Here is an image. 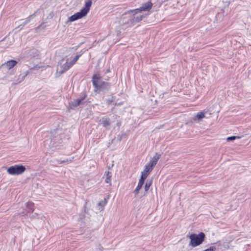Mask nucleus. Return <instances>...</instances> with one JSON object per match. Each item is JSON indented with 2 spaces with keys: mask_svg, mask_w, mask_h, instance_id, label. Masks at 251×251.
Here are the masks:
<instances>
[{
  "mask_svg": "<svg viewBox=\"0 0 251 251\" xmlns=\"http://www.w3.org/2000/svg\"><path fill=\"white\" fill-rule=\"evenodd\" d=\"M92 4V0H88L85 2V6L81 9V10L85 12V14H87L90 10V7Z\"/></svg>",
  "mask_w": 251,
  "mask_h": 251,
  "instance_id": "12",
  "label": "nucleus"
},
{
  "mask_svg": "<svg viewBox=\"0 0 251 251\" xmlns=\"http://www.w3.org/2000/svg\"><path fill=\"white\" fill-rule=\"evenodd\" d=\"M84 53V52L81 50V52L77 54L73 59V60L70 62L71 64L72 65H74V64H75V63L78 60V59H79V58L83 54V53Z\"/></svg>",
  "mask_w": 251,
  "mask_h": 251,
  "instance_id": "22",
  "label": "nucleus"
},
{
  "mask_svg": "<svg viewBox=\"0 0 251 251\" xmlns=\"http://www.w3.org/2000/svg\"><path fill=\"white\" fill-rule=\"evenodd\" d=\"M110 72V70L109 69L107 70L106 71V73H108Z\"/></svg>",
  "mask_w": 251,
  "mask_h": 251,
  "instance_id": "32",
  "label": "nucleus"
},
{
  "mask_svg": "<svg viewBox=\"0 0 251 251\" xmlns=\"http://www.w3.org/2000/svg\"><path fill=\"white\" fill-rule=\"evenodd\" d=\"M240 137L238 136H231L226 138V141L228 142L233 141L237 139H240Z\"/></svg>",
  "mask_w": 251,
  "mask_h": 251,
  "instance_id": "27",
  "label": "nucleus"
},
{
  "mask_svg": "<svg viewBox=\"0 0 251 251\" xmlns=\"http://www.w3.org/2000/svg\"><path fill=\"white\" fill-rule=\"evenodd\" d=\"M108 199V198H107V199L106 198H104L103 201H100L98 203V205L100 206L101 207H104L106 205V204L107 203V200Z\"/></svg>",
  "mask_w": 251,
  "mask_h": 251,
  "instance_id": "26",
  "label": "nucleus"
},
{
  "mask_svg": "<svg viewBox=\"0 0 251 251\" xmlns=\"http://www.w3.org/2000/svg\"><path fill=\"white\" fill-rule=\"evenodd\" d=\"M152 184V180L147 181L145 185V191H148Z\"/></svg>",
  "mask_w": 251,
  "mask_h": 251,
  "instance_id": "25",
  "label": "nucleus"
},
{
  "mask_svg": "<svg viewBox=\"0 0 251 251\" xmlns=\"http://www.w3.org/2000/svg\"><path fill=\"white\" fill-rule=\"evenodd\" d=\"M205 236L203 232H201L199 234H197L195 233H192L189 236V239L190 242L189 243V246L195 247L202 243Z\"/></svg>",
  "mask_w": 251,
  "mask_h": 251,
  "instance_id": "2",
  "label": "nucleus"
},
{
  "mask_svg": "<svg viewBox=\"0 0 251 251\" xmlns=\"http://www.w3.org/2000/svg\"><path fill=\"white\" fill-rule=\"evenodd\" d=\"M160 156V154L156 153L151 159L145 165L144 169L151 172L154 167L156 165Z\"/></svg>",
  "mask_w": 251,
  "mask_h": 251,
  "instance_id": "6",
  "label": "nucleus"
},
{
  "mask_svg": "<svg viewBox=\"0 0 251 251\" xmlns=\"http://www.w3.org/2000/svg\"><path fill=\"white\" fill-rule=\"evenodd\" d=\"M71 161H72V159H69L67 158V159H66L65 160H57V164H61L64 163H69Z\"/></svg>",
  "mask_w": 251,
  "mask_h": 251,
  "instance_id": "28",
  "label": "nucleus"
},
{
  "mask_svg": "<svg viewBox=\"0 0 251 251\" xmlns=\"http://www.w3.org/2000/svg\"><path fill=\"white\" fill-rule=\"evenodd\" d=\"M25 170V167L23 165H15L8 168L7 171L9 174L16 176L23 174Z\"/></svg>",
  "mask_w": 251,
  "mask_h": 251,
  "instance_id": "3",
  "label": "nucleus"
},
{
  "mask_svg": "<svg viewBox=\"0 0 251 251\" xmlns=\"http://www.w3.org/2000/svg\"><path fill=\"white\" fill-rule=\"evenodd\" d=\"M152 6V3L151 1H148L144 3L140 7L142 11L150 10Z\"/></svg>",
  "mask_w": 251,
  "mask_h": 251,
  "instance_id": "13",
  "label": "nucleus"
},
{
  "mask_svg": "<svg viewBox=\"0 0 251 251\" xmlns=\"http://www.w3.org/2000/svg\"><path fill=\"white\" fill-rule=\"evenodd\" d=\"M34 210V203L31 201H28L26 203V209L25 212H23V214L27 215V213H25V212L27 213H32Z\"/></svg>",
  "mask_w": 251,
  "mask_h": 251,
  "instance_id": "9",
  "label": "nucleus"
},
{
  "mask_svg": "<svg viewBox=\"0 0 251 251\" xmlns=\"http://www.w3.org/2000/svg\"><path fill=\"white\" fill-rule=\"evenodd\" d=\"M102 247L100 245L98 246L96 248V250L98 251H102Z\"/></svg>",
  "mask_w": 251,
  "mask_h": 251,
  "instance_id": "30",
  "label": "nucleus"
},
{
  "mask_svg": "<svg viewBox=\"0 0 251 251\" xmlns=\"http://www.w3.org/2000/svg\"><path fill=\"white\" fill-rule=\"evenodd\" d=\"M17 63L18 62L16 60L12 59L7 61L3 64V65L5 66L7 69L10 70L16 66Z\"/></svg>",
  "mask_w": 251,
  "mask_h": 251,
  "instance_id": "11",
  "label": "nucleus"
},
{
  "mask_svg": "<svg viewBox=\"0 0 251 251\" xmlns=\"http://www.w3.org/2000/svg\"><path fill=\"white\" fill-rule=\"evenodd\" d=\"M46 27L45 23H42L40 25L35 28V31L36 32H40L41 30L45 29Z\"/></svg>",
  "mask_w": 251,
  "mask_h": 251,
  "instance_id": "23",
  "label": "nucleus"
},
{
  "mask_svg": "<svg viewBox=\"0 0 251 251\" xmlns=\"http://www.w3.org/2000/svg\"><path fill=\"white\" fill-rule=\"evenodd\" d=\"M92 82L95 92L99 93L103 91H109L110 90L111 84L103 81L99 73L93 75Z\"/></svg>",
  "mask_w": 251,
  "mask_h": 251,
  "instance_id": "1",
  "label": "nucleus"
},
{
  "mask_svg": "<svg viewBox=\"0 0 251 251\" xmlns=\"http://www.w3.org/2000/svg\"><path fill=\"white\" fill-rule=\"evenodd\" d=\"M79 46H77L75 48V50L77 49V48L79 47Z\"/></svg>",
  "mask_w": 251,
  "mask_h": 251,
  "instance_id": "33",
  "label": "nucleus"
},
{
  "mask_svg": "<svg viewBox=\"0 0 251 251\" xmlns=\"http://www.w3.org/2000/svg\"><path fill=\"white\" fill-rule=\"evenodd\" d=\"M205 112H201L197 114L196 117L198 120H201L204 117Z\"/></svg>",
  "mask_w": 251,
  "mask_h": 251,
  "instance_id": "24",
  "label": "nucleus"
},
{
  "mask_svg": "<svg viewBox=\"0 0 251 251\" xmlns=\"http://www.w3.org/2000/svg\"><path fill=\"white\" fill-rule=\"evenodd\" d=\"M114 101V99L113 97H112L110 99H108L106 100V103L108 104H111Z\"/></svg>",
  "mask_w": 251,
  "mask_h": 251,
  "instance_id": "29",
  "label": "nucleus"
},
{
  "mask_svg": "<svg viewBox=\"0 0 251 251\" xmlns=\"http://www.w3.org/2000/svg\"><path fill=\"white\" fill-rule=\"evenodd\" d=\"M87 97L86 92L85 91H83L80 93L79 97L77 99L74 100L72 101L71 106L73 107H76L81 104H84L87 101Z\"/></svg>",
  "mask_w": 251,
  "mask_h": 251,
  "instance_id": "5",
  "label": "nucleus"
},
{
  "mask_svg": "<svg viewBox=\"0 0 251 251\" xmlns=\"http://www.w3.org/2000/svg\"><path fill=\"white\" fill-rule=\"evenodd\" d=\"M64 58H62L58 62V64L57 67V73L62 75L67 71L71 67L73 66L70 62H68V59H66V62L63 63Z\"/></svg>",
  "mask_w": 251,
  "mask_h": 251,
  "instance_id": "4",
  "label": "nucleus"
},
{
  "mask_svg": "<svg viewBox=\"0 0 251 251\" xmlns=\"http://www.w3.org/2000/svg\"><path fill=\"white\" fill-rule=\"evenodd\" d=\"M142 11V10L141 9L140 7L138 8H136L133 10H128L127 12H126L125 14L126 15V14H129L130 15H132V16H135V15L139 13H141Z\"/></svg>",
  "mask_w": 251,
  "mask_h": 251,
  "instance_id": "14",
  "label": "nucleus"
},
{
  "mask_svg": "<svg viewBox=\"0 0 251 251\" xmlns=\"http://www.w3.org/2000/svg\"><path fill=\"white\" fill-rule=\"evenodd\" d=\"M132 19L133 20L134 24H136L140 22L143 18L145 17V16L144 15H140L137 16H131Z\"/></svg>",
  "mask_w": 251,
  "mask_h": 251,
  "instance_id": "20",
  "label": "nucleus"
},
{
  "mask_svg": "<svg viewBox=\"0 0 251 251\" xmlns=\"http://www.w3.org/2000/svg\"><path fill=\"white\" fill-rule=\"evenodd\" d=\"M35 16V13L30 15L28 16L27 18H26L25 21H24L20 25L22 27L25 26L27 23H28Z\"/></svg>",
  "mask_w": 251,
  "mask_h": 251,
  "instance_id": "18",
  "label": "nucleus"
},
{
  "mask_svg": "<svg viewBox=\"0 0 251 251\" xmlns=\"http://www.w3.org/2000/svg\"><path fill=\"white\" fill-rule=\"evenodd\" d=\"M133 25H134V24L133 23V20L132 19L131 17H130V18L125 22L123 23V28H126L128 26H132Z\"/></svg>",
  "mask_w": 251,
  "mask_h": 251,
  "instance_id": "16",
  "label": "nucleus"
},
{
  "mask_svg": "<svg viewBox=\"0 0 251 251\" xmlns=\"http://www.w3.org/2000/svg\"><path fill=\"white\" fill-rule=\"evenodd\" d=\"M87 14H85V12L83 11L81 9L80 11L77 12L71 16L69 17V21L70 22H74L76 20H77L79 19L82 18V17L86 16Z\"/></svg>",
  "mask_w": 251,
  "mask_h": 251,
  "instance_id": "8",
  "label": "nucleus"
},
{
  "mask_svg": "<svg viewBox=\"0 0 251 251\" xmlns=\"http://www.w3.org/2000/svg\"><path fill=\"white\" fill-rule=\"evenodd\" d=\"M150 173L151 172L144 169V170L141 172V176L140 179L145 181Z\"/></svg>",
  "mask_w": 251,
  "mask_h": 251,
  "instance_id": "19",
  "label": "nucleus"
},
{
  "mask_svg": "<svg viewBox=\"0 0 251 251\" xmlns=\"http://www.w3.org/2000/svg\"><path fill=\"white\" fill-rule=\"evenodd\" d=\"M104 176L105 177V182L106 183H109L110 184V185H111V178L112 177L111 173L109 171L105 172Z\"/></svg>",
  "mask_w": 251,
  "mask_h": 251,
  "instance_id": "15",
  "label": "nucleus"
},
{
  "mask_svg": "<svg viewBox=\"0 0 251 251\" xmlns=\"http://www.w3.org/2000/svg\"><path fill=\"white\" fill-rule=\"evenodd\" d=\"M24 57L27 60H30L32 58L37 57L39 55V51L35 49H32L26 50L24 53Z\"/></svg>",
  "mask_w": 251,
  "mask_h": 251,
  "instance_id": "7",
  "label": "nucleus"
},
{
  "mask_svg": "<svg viewBox=\"0 0 251 251\" xmlns=\"http://www.w3.org/2000/svg\"><path fill=\"white\" fill-rule=\"evenodd\" d=\"M144 183H145V181L144 180H142L139 179L138 184L134 191V193L135 195H137L138 194L140 190L142 188V187L143 185V184H144Z\"/></svg>",
  "mask_w": 251,
  "mask_h": 251,
  "instance_id": "17",
  "label": "nucleus"
},
{
  "mask_svg": "<svg viewBox=\"0 0 251 251\" xmlns=\"http://www.w3.org/2000/svg\"><path fill=\"white\" fill-rule=\"evenodd\" d=\"M28 73H29V71H27L26 72H25L23 74H20L19 75V77L17 78V79L16 80V81L12 83V85H16L20 83V82H21L23 80H24V79L27 76V75H28Z\"/></svg>",
  "mask_w": 251,
  "mask_h": 251,
  "instance_id": "10",
  "label": "nucleus"
},
{
  "mask_svg": "<svg viewBox=\"0 0 251 251\" xmlns=\"http://www.w3.org/2000/svg\"><path fill=\"white\" fill-rule=\"evenodd\" d=\"M37 216V213H35L34 214H32V216H30L31 218H34L36 217V216Z\"/></svg>",
  "mask_w": 251,
  "mask_h": 251,
  "instance_id": "31",
  "label": "nucleus"
},
{
  "mask_svg": "<svg viewBox=\"0 0 251 251\" xmlns=\"http://www.w3.org/2000/svg\"><path fill=\"white\" fill-rule=\"evenodd\" d=\"M100 124L102 125V126L104 127L107 128L110 125V119L109 118H106L104 120L100 121Z\"/></svg>",
  "mask_w": 251,
  "mask_h": 251,
  "instance_id": "21",
  "label": "nucleus"
}]
</instances>
